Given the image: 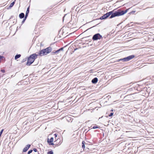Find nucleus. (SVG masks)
I'll list each match as a JSON object with an SVG mask.
<instances>
[{"mask_svg":"<svg viewBox=\"0 0 154 154\" xmlns=\"http://www.w3.org/2000/svg\"><path fill=\"white\" fill-rule=\"evenodd\" d=\"M110 111H111V112H112L113 111V109H111V110H110Z\"/></svg>","mask_w":154,"mask_h":154,"instance_id":"35","label":"nucleus"},{"mask_svg":"<svg viewBox=\"0 0 154 154\" xmlns=\"http://www.w3.org/2000/svg\"><path fill=\"white\" fill-rule=\"evenodd\" d=\"M121 87H124V86H121Z\"/></svg>","mask_w":154,"mask_h":154,"instance_id":"43","label":"nucleus"},{"mask_svg":"<svg viewBox=\"0 0 154 154\" xmlns=\"http://www.w3.org/2000/svg\"><path fill=\"white\" fill-rule=\"evenodd\" d=\"M54 141V138L53 137H51L50 139L49 138H47V141L49 145H54V143H53Z\"/></svg>","mask_w":154,"mask_h":154,"instance_id":"6","label":"nucleus"},{"mask_svg":"<svg viewBox=\"0 0 154 154\" xmlns=\"http://www.w3.org/2000/svg\"><path fill=\"white\" fill-rule=\"evenodd\" d=\"M10 154H11V153Z\"/></svg>","mask_w":154,"mask_h":154,"instance_id":"44","label":"nucleus"},{"mask_svg":"<svg viewBox=\"0 0 154 154\" xmlns=\"http://www.w3.org/2000/svg\"><path fill=\"white\" fill-rule=\"evenodd\" d=\"M10 22H11V20H10Z\"/></svg>","mask_w":154,"mask_h":154,"instance_id":"38","label":"nucleus"},{"mask_svg":"<svg viewBox=\"0 0 154 154\" xmlns=\"http://www.w3.org/2000/svg\"><path fill=\"white\" fill-rule=\"evenodd\" d=\"M134 55H131L126 57V61H129L130 60L133 58L134 57Z\"/></svg>","mask_w":154,"mask_h":154,"instance_id":"9","label":"nucleus"},{"mask_svg":"<svg viewBox=\"0 0 154 154\" xmlns=\"http://www.w3.org/2000/svg\"><path fill=\"white\" fill-rule=\"evenodd\" d=\"M72 33H70L68 35H67L66 36H68L69 35H70V34H71Z\"/></svg>","mask_w":154,"mask_h":154,"instance_id":"32","label":"nucleus"},{"mask_svg":"<svg viewBox=\"0 0 154 154\" xmlns=\"http://www.w3.org/2000/svg\"><path fill=\"white\" fill-rule=\"evenodd\" d=\"M54 145L56 146H58L60 145L61 143L60 141V138H57L56 140L54 141Z\"/></svg>","mask_w":154,"mask_h":154,"instance_id":"7","label":"nucleus"},{"mask_svg":"<svg viewBox=\"0 0 154 154\" xmlns=\"http://www.w3.org/2000/svg\"><path fill=\"white\" fill-rule=\"evenodd\" d=\"M38 152V154H39V153Z\"/></svg>","mask_w":154,"mask_h":154,"instance_id":"41","label":"nucleus"},{"mask_svg":"<svg viewBox=\"0 0 154 154\" xmlns=\"http://www.w3.org/2000/svg\"><path fill=\"white\" fill-rule=\"evenodd\" d=\"M29 8H30V6H29L27 8V10L26 12L25 17H27L28 16V14L29 12Z\"/></svg>","mask_w":154,"mask_h":154,"instance_id":"12","label":"nucleus"},{"mask_svg":"<svg viewBox=\"0 0 154 154\" xmlns=\"http://www.w3.org/2000/svg\"><path fill=\"white\" fill-rule=\"evenodd\" d=\"M16 1V0H15L14 1L12 2L10 5L8 7L7 9H9L12 7L14 5V4L15 3V2Z\"/></svg>","mask_w":154,"mask_h":154,"instance_id":"13","label":"nucleus"},{"mask_svg":"<svg viewBox=\"0 0 154 154\" xmlns=\"http://www.w3.org/2000/svg\"><path fill=\"white\" fill-rule=\"evenodd\" d=\"M103 39V38L102 35L99 33H97L94 34L92 38V39L93 41H97Z\"/></svg>","mask_w":154,"mask_h":154,"instance_id":"4","label":"nucleus"},{"mask_svg":"<svg viewBox=\"0 0 154 154\" xmlns=\"http://www.w3.org/2000/svg\"><path fill=\"white\" fill-rule=\"evenodd\" d=\"M26 59H27V58H25V59H23L22 60V61L21 62H22V63L24 62H25V61L26 60Z\"/></svg>","mask_w":154,"mask_h":154,"instance_id":"24","label":"nucleus"},{"mask_svg":"<svg viewBox=\"0 0 154 154\" xmlns=\"http://www.w3.org/2000/svg\"><path fill=\"white\" fill-rule=\"evenodd\" d=\"M32 149H30L28 151L27 153V154H30L32 152Z\"/></svg>","mask_w":154,"mask_h":154,"instance_id":"22","label":"nucleus"},{"mask_svg":"<svg viewBox=\"0 0 154 154\" xmlns=\"http://www.w3.org/2000/svg\"><path fill=\"white\" fill-rule=\"evenodd\" d=\"M28 75H25L23 77V79H25L26 78H27V76H28Z\"/></svg>","mask_w":154,"mask_h":154,"instance_id":"29","label":"nucleus"},{"mask_svg":"<svg viewBox=\"0 0 154 154\" xmlns=\"http://www.w3.org/2000/svg\"><path fill=\"white\" fill-rule=\"evenodd\" d=\"M88 144L86 143L84 141H82V148L84 150L85 148V145H87Z\"/></svg>","mask_w":154,"mask_h":154,"instance_id":"14","label":"nucleus"},{"mask_svg":"<svg viewBox=\"0 0 154 154\" xmlns=\"http://www.w3.org/2000/svg\"><path fill=\"white\" fill-rule=\"evenodd\" d=\"M90 130H91V129H89V130L87 131V132H88V131H90Z\"/></svg>","mask_w":154,"mask_h":154,"instance_id":"40","label":"nucleus"},{"mask_svg":"<svg viewBox=\"0 0 154 154\" xmlns=\"http://www.w3.org/2000/svg\"><path fill=\"white\" fill-rule=\"evenodd\" d=\"M17 22V20H16V23H16Z\"/></svg>","mask_w":154,"mask_h":154,"instance_id":"36","label":"nucleus"},{"mask_svg":"<svg viewBox=\"0 0 154 154\" xmlns=\"http://www.w3.org/2000/svg\"><path fill=\"white\" fill-rule=\"evenodd\" d=\"M123 60L124 61H125V57H124L122 59H121L119 60Z\"/></svg>","mask_w":154,"mask_h":154,"instance_id":"28","label":"nucleus"},{"mask_svg":"<svg viewBox=\"0 0 154 154\" xmlns=\"http://www.w3.org/2000/svg\"><path fill=\"white\" fill-rule=\"evenodd\" d=\"M52 48L49 46L47 48L40 50L38 52V56H42L47 55L48 54L52 52Z\"/></svg>","mask_w":154,"mask_h":154,"instance_id":"3","label":"nucleus"},{"mask_svg":"<svg viewBox=\"0 0 154 154\" xmlns=\"http://www.w3.org/2000/svg\"><path fill=\"white\" fill-rule=\"evenodd\" d=\"M57 135H58V134L57 133H55V134H54V137L56 138V137L57 136ZM56 139V138H55Z\"/></svg>","mask_w":154,"mask_h":154,"instance_id":"26","label":"nucleus"},{"mask_svg":"<svg viewBox=\"0 0 154 154\" xmlns=\"http://www.w3.org/2000/svg\"><path fill=\"white\" fill-rule=\"evenodd\" d=\"M103 38H106V36H103Z\"/></svg>","mask_w":154,"mask_h":154,"instance_id":"34","label":"nucleus"},{"mask_svg":"<svg viewBox=\"0 0 154 154\" xmlns=\"http://www.w3.org/2000/svg\"><path fill=\"white\" fill-rule=\"evenodd\" d=\"M32 151H33L35 152H36L37 151V149L35 148H34L32 149Z\"/></svg>","mask_w":154,"mask_h":154,"instance_id":"25","label":"nucleus"},{"mask_svg":"<svg viewBox=\"0 0 154 154\" xmlns=\"http://www.w3.org/2000/svg\"><path fill=\"white\" fill-rule=\"evenodd\" d=\"M14 23V22H12V23Z\"/></svg>","mask_w":154,"mask_h":154,"instance_id":"37","label":"nucleus"},{"mask_svg":"<svg viewBox=\"0 0 154 154\" xmlns=\"http://www.w3.org/2000/svg\"><path fill=\"white\" fill-rule=\"evenodd\" d=\"M100 128V127L99 126H98L97 125H96V126H94L92 128V129H96V128Z\"/></svg>","mask_w":154,"mask_h":154,"instance_id":"20","label":"nucleus"},{"mask_svg":"<svg viewBox=\"0 0 154 154\" xmlns=\"http://www.w3.org/2000/svg\"><path fill=\"white\" fill-rule=\"evenodd\" d=\"M88 37H89V36L86 37H85V38H83L82 39H83V38H88Z\"/></svg>","mask_w":154,"mask_h":154,"instance_id":"33","label":"nucleus"},{"mask_svg":"<svg viewBox=\"0 0 154 154\" xmlns=\"http://www.w3.org/2000/svg\"><path fill=\"white\" fill-rule=\"evenodd\" d=\"M113 115V113L111 112L109 115L108 116L109 117H111Z\"/></svg>","mask_w":154,"mask_h":154,"instance_id":"23","label":"nucleus"},{"mask_svg":"<svg viewBox=\"0 0 154 154\" xmlns=\"http://www.w3.org/2000/svg\"><path fill=\"white\" fill-rule=\"evenodd\" d=\"M98 81V78L97 77H95L92 80L91 82L93 84H96L97 82Z\"/></svg>","mask_w":154,"mask_h":154,"instance_id":"10","label":"nucleus"},{"mask_svg":"<svg viewBox=\"0 0 154 154\" xmlns=\"http://www.w3.org/2000/svg\"><path fill=\"white\" fill-rule=\"evenodd\" d=\"M27 17H24L23 18V20H22V23H21V25L23 24L25 22L26 20Z\"/></svg>","mask_w":154,"mask_h":154,"instance_id":"18","label":"nucleus"},{"mask_svg":"<svg viewBox=\"0 0 154 154\" xmlns=\"http://www.w3.org/2000/svg\"><path fill=\"white\" fill-rule=\"evenodd\" d=\"M52 7H52V6H51V8H48V9H51V8H52Z\"/></svg>","mask_w":154,"mask_h":154,"instance_id":"31","label":"nucleus"},{"mask_svg":"<svg viewBox=\"0 0 154 154\" xmlns=\"http://www.w3.org/2000/svg\"><path fill=\"white\" fill-rule=\"evenodd\" d=\"M5 61V57L2 56L0 55V63L4 62Z\"/></svg>","mask_w":154,"mask_h":154,"instance_id":"11","label":"nucleus"},{"mask_svg":"<svg viewBox=\"0 0 154 154\" xmlns=\"http://www.w3.org/2000/svg\"><path fill=\"white\" fill-rule=\"evenodd\" d=\"M136 11H131V12H130V13L131 14H134L135 12Z\"/></svg>","mask_w":154,"mask_h":154,"instance_id":"27","label":"nucleus"},{"mask_svg":"<svg viewBox=\"0 0 154 154\" xmlns=\"http://www.w3.org/2000/svg\"><path fill=\"white\" fill-rule=\"evenodd\" d=\"M30 144H28L23 148V152H26L28 149L30 147Z\"/></svg>","mask_w":154,"mask_h":154,"instance_id":"8","label":"nucleus"},{"mask_svg":"<svg viewBox=\"0 0 154 154\" xmlns=\"http://www.w3.org/2000/svg\"><path fill=\"white\" fill-rule=\"evenodd\" d=\"M64 17H63V19H64Z\"/></svg>","mask_w":154,"mask_h":154,"instance_id":"42","label":"nucleus"},{"mask_svg":"<svg viewBox=\"0 0 154 154\" xmlns=\"http://www.w3.org/2000/svg\"><path fill=\"white\" fill-rule=\"evenodd\" d=\"M21 56V54H16L14 57L15 60H17V59L19 58Z\"/></svg>","mask_w":154,"mask_h":154,"instance_id":"17","label":"nucleus"},{"mask_svg":"<svg viewBox=\"0 0 154 154\" xmlns=\"http://www.w3.org/2000/svg\"><path fill=\"white\" fill-rule=\"evenodd\" d=\"M13 19V20H14V17L13 16H11L10 17L9 19L8 20V21L10 19Z\"/></svg>","mask_w":154,"mask_h":154,"instance_id":"21","label":"nucleus"},{"mask_svg":"<svg viewBox=\"0 0 154 154\" xmlns=\"http://www.w3.org/2000/svg\"><path fill=\"white\" fill-rule=\"evenodd\" d=\"M73 24V23L72 22V20H70V22L68 23L67 26L68 27H72L71 25Z\"/></svg>","mask_w":154,"mask_h":154,"instance_id":"16","label":"nucleus"},{"mask_svg":"<svg viewBox=\"0 0 154 154\" xmlns=\"http://www.w3.org/2000/svg\"><path fill=\"white\" fill-rule=\"evenodd\" d=\"M127 10H126V11H125L126 13L127 12Z\"/></svg>","mask_w":154,"mask_h":154,"instance_id":"39","label":"nucleus"},{"mask_svg":"<svg viewBox=\"0 0 154 154\" xmlns=\"http://www.w3.org/2000/svg\"><path fill=\"white\" fill-rule=\"evenodd\" d=\"M125 14V10L122 11L118 9L116 11H114L113 10L107 12L101 17L99 19L100 20H105L109 17V19H111L116 17L119 16L124 15Z\"/></svg>","mask_w":154,"mask_h":154,"instance_id":"1","label":"nucleus"},{"mask_svg":"<svg viewBox=\"0 0 154 154\" xmlns=\"http://www.w3.org/2000/svg\"><path fill=\"white\" fill-rule=\"evenodd\" d=\"M47 154H53V150H51V151H49L47 152Z\"/></svg>","mask_w":154,"mask_h":154,"instance_id":"19","label":"nucleus"},{"mask_svg":"<svg viewBox=\"0 0 154 154\" xmlns=\"http://www.w3.org/2000/svg\"><path fill=\"white\" fill-rule=\"evenodd\" d=\"M38 56V54L35 53L33 54L30 55L27 58V61L26 65L28 66H30L32 63Z\"/></svg>","mask_w":154,"mask_h":154,"instance_id":"2","label":"nucleus"},{"mask_svg":"<svg viewBox=\"0 0 154 154\" xmlns=\"http://www.w3.org/2000/svg\"><path fill=\"white\" fill-rule=\"evenodd\" d=\"M25 16L24 14L23 13H21L19 15V17L20 19L24 18Z\"/></svg>","mask_w":154,"mask_h":154,"instance_id":"15","label":"nucleus"},{"mask_svg":"<svg viewBox=\"0 0 154 154\" xmlns=\"http://www.w3.org/2000/svg\"><path fill=\"white\" fill-rule=\"evenodd\" d=\"M1 71L3 73H5V70L4 69H1Z\"/></svg>","mask_w":154,"mask_h":154,"instance_id":"30","label":"nucleus"},{"mask_svg":"<svg viewBox=\"0 0 154 154\" xmlns=\"http://www.w3.org/2000/svg\"><path fill=\"white\" fill-rule=\"evenodd\" d=\"M64 47H62L57 51H53L51 52V55L57 54L59 52L63 50Z\"/></svg>","mask_w":154,"mask_h":154,"instance_id":"5","label":"nucleus"}]
</instances>
